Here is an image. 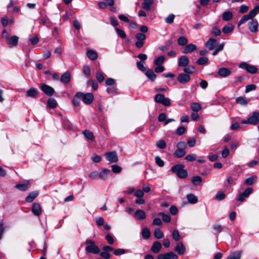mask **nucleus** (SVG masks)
Segmentation results:
<instances>
[{
  "label": "nucleus",
  "instance_id": "23",
  "mask_svg": "<svg viewBox=\"0 0 259 259\" xmlns=\"http://www.w3.org/2000/svg\"><path fill=\"white\" fill-rule=\"evenodd\" d=\"M175 250L178 253L179 255H182L184 254L186 250V248L182 242H179L176 246Z\"/></svg>",
  "mask_w": 259,
  "mask_h": 259
},
{
  "label": "nucleus",
  "instance_id": "6",
  "mask_svg": "<svg viewBox=\"0 0 259 259\" xmlns=\"http://www.w3.org/2000/svg\"><path fill=\"white\" fill-rule=\"evenodd\" d=\"M239 67L245 69L247 72L251 74H254L257 71V68L255 66L250 65L245 62L241 63Z\"/></svg>",
  "mask_w": 259,
  "mask_h": 259
},
{
  "label": "nucleus",
  "instance_id": "9",
  "mask_svg": "<svg viewBox=\"0 0 259 259\" xmlns=\"http://www.w3.org/2000/svg\"><path fill=\"white\" fill-rule=\"evenodd\" d=\"M106 159L110 163L116 162L118 161V156L115 151L108 152L105 154Z\"/></svg>",
  "mask_w": 259,
  "mask_h": 259
},
{
  "label": "nucleus",
  "instance_id": "59",
  "mask_svg": "<svg viewBox=\"0 0 259 259\" xmlns=\"http://www.w3.org/2000/svg\"><path fill=\"white\" fill-rule=\"evenodd\" d=\"M113 253L115 255H120L124 254L126 252V250L124 249L118 248L113 250Z\"/></svg>",
  "mask_w": 259,
  "mask_h": 259
},
{
  "label": "nucleus",
  "instance_id": "34",
  "mask_svg": "<svg viewBox=\"0 0 259 259\" xmlns=\"http://www.w3.org/2000/svg\"><path fill=\"white\" fill-rule=\"evenodd\" d=\"M153 3V0H144V2L142 4V7L146 11H150Z\"/></svg>",
  "mask_w": 259,
  "mask_h": 259
},
{
  "label": "nucleus",
  "instance_id": "10",
  "mask_svg": "<svg viewBox=\"0 0 259 259\" xmlns=\"http://www.w3.org/2000/svg\"><path fill=\"white\" fill-rule=\"evenodd\" d=\"M191 77L190 75L185 73H181L177 76V80L181 84H185L190 81Z\"/></svg>",
  "mask_w": 259,
  "mask_h": 259
},
{
  "label": "nucleus",
  "instance_id": "64",
  "mask_svg": "<svg viewBox=\"0 0 259 259\" xmlns=\"http://www.w3.org/2000/svg\"><path fill=\"white\" fill-rule=\"evenodd\" d=\"M175 15L174 14H170L168 16H167L165 20V22L168 24H171L173 22L174 18H175Z\"/></svg>",
  "mask_w": 259,
  "mask_h": 259
},
{
  "label": "nucleus",
  "instance_id": "56",
  "mask_svg": "<svg viewBox=\"0 0 259 259\" xmlns=\"http://www.w3.org/2000/svg\"><path fill=\"white\" fill-rule=\"evenodd\" d=\"M115 31L118 34V35L121 38H125L126 36L125 33L124 31L119 28H115Z\"/></svg>",
  "mask_w": 259,
  "mask_h": 259
},
{
  "label": "nucleus",
  "instance_id": "40",
  "mask_svg": "<svg viewBox=\"0 0 259 259\" xmlns=\"http://www.w3.org/2000/svg\"><path fill=\"white\" fill-rule=\"evenodd\" d=\"M259 13V5L253 8L248 14V16L252 19Z\"/></svg>",
  "mask_w": 259,
  "mask_h": 259
},
{
  "label": "nucleus",
  "instance_id": "50",
  "mask_svg": "<svg viewBox=\"0 0 259 259\" xmlns=\"http://www.w3.org/2000/svg\"><path fill=\"white\" fill-rule=\"evenodd\" d=\"M251 18L249 16H248V14L244 15L241 19L240 20V21L238 22V26L241 25V24L244 23L247 21H248L249 19H251Z\"/></svg>",
  "mask_w": 259,
  "mask_h": 259
},
{
  "label": "nucleus",
  "instance_id": "51",
  "mask_svg": "<svg viewBox=\"0 0 259 259\" xmlns=\"http://www.w3.org/2000/svg\"><path fill=\"white\" fill-rule=\"evenodd\" d=\"M236 102L237 103L242 105H246L248 102L242 97H239L236 98Z\"/></svg>",
  "mask_w": 259,
  "mask_h": 259
},
{
  "label": "nucleus",
  "instance_id": "11",
  "mask_svg": "<svg viewBox=\"0 0 259 259\" xmlns=\"http://www.w3.org/2000/svg\"><path fill=\"white\" fill-rule=\"evenodd\" d=\"M249 123L252 125H256L259 122V112L255 111L248 118Z\"/></svg>",
  "mask_w": 259,
  "mask_h": 259
},
{
  "label": "nucleus",
  "instance_id": "37",
  "mask_svg": "<svg viewBox=\"0 0 259 259\" xmlns=\"http://www.w3.org/2000/svg\"><path fill=\"white\" fill-rule=\"evenodd\" d=\"M195 71V68L192 65H187L186 67H184L183 71L185 74H190L193 73Z\"/></svg>",
  "mask_w": 259,
  "mask_h": 259
},
{
  "label": "nucleus",
  "instance_id": "49",
  "mask_svg": "<svg viewBox=\"0 0 259 259\" xmlns=\"http://www.w3.org/2000/svg\"><path fill=\"white\" fill-rule=\"evenodd\" d=\"M156 146L157 148L163 149L166 147V143L163 140H160L156 142Z\"/></svg>",
  "mask_w": 259,
  "mask_h": 259
},
{
  "label": "nucleus",
  "instance_id": "26",
  "mask_svg": "<svg viewBox=\"0 0 259 259\" xmlns=\"http://www.w3.org/2000/svg\"><path fill=\"white\" fill-rule=\"evenodd\" d=\"M134 217L137 220H143L146 218V215L143 210L138 209L134 213Z\"/></svg>",
  "mask_w": 259,
  "mask_h": 259
},
{
  "label": "nucleus",
  "instance_id": "39",
  "mask_svg": "<svg viewBox=\"0 0 259 259\" xmlns=\"http://www.w3.org/2000/svg\"><path fill=\"white\" fill-rule=\"evenodd\" d=\"M164 60L165 57L164 56L162 55L156 58L154 60L153 63L156 66L162 65V64L164 63Z\"/></svg>",
  "mask_w": 259,
  "mask_h": 259
},
{
  "label": "nucleus",
  "instance_id": "29",
  "mask_svg": "<svg viewBox=\"0 0 259 259\" xmlns=\"http://www.w3.org/2000/svg\"><path fill=\"white\" fill-rule=\"evenodd\" d=\"M38 192L37 191L31 192L29 195L26 197L25 201L27 202H31L37 196Z\"/></svg>",
  "mask_w": 259,
  "mask_h": 259
},
{
  "label": "nucleus",
  "instance_id": "44",
  "mask_svg": "<svg viewBox=\"0 0 259 259\" xmlns=\"http://www.w3.org/2000/svg\"><path fill=\"white\" fill-rule=\"evenodd\" d=\"M177 42L179 46H183L187 44L188 40L186 37L182 36L178 38Z\"/></svg>",
  "mask_w": 259,
  "mask_h": 259
},
{
  "label": "nucleus",
  "instance_id": "27",
  "mask_svg": "<svg viewBox=\"0 0 259 259\" xmlns=\"http://www.w3.org/2000/svg\"><path fill=\"white\" fill-rule=\"evenodd\" d=\"M162 248V245L159 241H155L153 242L151 250L154 253H157Z\"/></svg>",
  "mask_w": 259,
  "mask_h": 259
},
{
  "label": "nucleus",
  "instance_id": "4",
  "mask_svg": "<svg viewBox=\"0 0 259 259\" xmlns=\"http://www.w3.org/2000/svg\"><path fill=\"white\" fill-rule=\"evenodd\" d=\"M75 97L82 99L83 103L87 105L91 104L94 98L92 93L84 94L81 92H77L75 94Z\"/></svg>",
  "mask_w": 259,
  "mask_h": 259
},
{
  "label": "nucleus",
  "instance_id": "18",
  "mask_svg": "<svg viewBox=\"0 0 259 259\" xmlns=\"http://www.w3.org/2000/svg\"><path fill=\"white\" fill-rule=\"evenodd\" d=\"M189 63V60L187 56L185 55L180 57L178 61V65L179 67H186Z\"/></svg>",
  "mask_w": 259,
  "mask_h": 259
},
{
  "label": "nucleus",
  "instance_id": "25",
  "mask_svg": "<svg viewBox=\"0 0 259 259\" xmlns=\"http://www.w3.org/2000/svg\"><path fill=\"white\" fill-rule=\"evenodd\" d=\"M86 140L88 141H93L95 140V137L92 132L90 130H84L82 132Z\"/></svg>",
  "mask_w": 259,
  "mask_h": 259
},
{
  "label": "nucleus",
  "instance_id": "19",
  "mask_svg": "<svg viewBox=\"0 0 259 259\" xmlns=\"http://www.w3.org/2000/svg\"><path fill=\"white\" fill-rule=\"evenodd\" d=\"M31 210L33 213L36 216H39L42 212L41 206L38 203L33 204Z\"/></svg>",
  "mask_w": 259,
  "mask_h": 259
},
{
  "label": "nucleus",
  "instance_id": "13",
  "mask_svg": "<svg viewBox=\"0 0 259 259\" xmlns=\"http://www.w3.org/2000/svg\"><path fill=\"white\" fill-rule=\"evenodd\" d=\"M178 255L172 251L160 254L157 256V259H178Z\"/></svg>",
  "mask_w": 259,
  "mask_h": 259
},
{
  "label": "nucleus",
  "instance_id": "45",
  "mask_svg": "<svg viewBox=\"0 0 259 259\" xmlns=\"http://www.w3.org/2000/svg\"><path fill=\"white\" fill-rule=\"evenodd\" d=\"M226 197V195L222 191H219L217 192L215 196V199L218 201H221L224 200Z\"/></svg>",
  "mask_w": 259,
  "mask_h": 259
},
{
  "label": "nucleus",
  "instance_id": "21",
  "mask_svg": "<svg viewBox=\"0 0 259 259\" xmlns=\"http://www.w3.org/2000/svg\"><path fill=\"white\" fill-rule=\"evenodd\" d=\"M217 45V41L216 39L210 38L205 43V47L209 50H212L214 49Z\"/></svg>",
  "mask_w": 259,
  "mask_h": 259
},
{
  "label": "nucleus",
  "instance_id": "58",
  "mask_svg": "<svg viewBox=\"0 0 259 259\" xmlns=\"http://www.w3.org/2000/svg\"><path fill=\"white\" fill-rule=\"evenodd\" d=\"M201 181L202 179L200 176H194L192 179V182L195 185L199 184Z\"/></svg>",
  "mask_w": 259,
  "mask_h": 259
},
{
  "label": "nucleus",
  "instance_id": "16",
  "mask_svg": "<svg viewBox=\"0 0 259 259\" xmlns=\"http://www.w3.org/2000/svg\"><path fill=\"white\" fill-rule=\"evenodd\" d=\"M38 91L34 88H30L26 93V96L29 98H32L36 99L38 96Z\"/></svg>",
  "mask_w": 259,
  "mask_h": 259
},
{
  "label": "nucleus",
  "instance_id": "17",
  "mask_svg": "<svg viewBox=\"0 0 259 259\" xmlns=\"http://www.w3.org/2000/svg\"><path fill=\"white\" fill-rule=\"evenodd\" d=\"M30 187L29 181L23 182L17 184L15 187L20 191H24L28 189Z\"/></svg>",
  "mask_w": 259,
  "mask_h": 259
},
{
  "label": "nucleus",
  "instance_id": "36",
  "mask_svg": "<svg viewBox=\"0 0 259 259\" xmlns=\"http://www.w3.org/2000/svg\"><path fill=\"white\" fill-rule=\"evenodd\" d=\"M87 55L92 60H95L98 58V54L97 52L92 50L87 51Z\"/></svg>",
  "mask_w": 259,
  "mask_h": 259
},
{
  "label": "nucleus",
  "instance_id": "33",
  "mask_svg": "<svg viewBox=\"0 0 259 259\" xmlns=\"http://www.w3.org/2000/svg\"><path fill=\"white\" fill-rule=\"evenodd\" d=\"M110 173L109 169L107 168L103 169L99 174V178L102 180H105Z\"/></svg>",
  "mask_w": 259,
  "mask_h": 259
},
{
  "label": "nucleus",
  "instance_id": "24",
  "mask_svg": "<svg viewBox=\"0 0 259 259\" xmlns=\"http://www.w3.org/2000/svg\"><path fill=\"white\" fill-rule=\"evenodd\" d=\"M197 49V46L193 44H190L186 46L182 52L184 54L192 53Z\"/></svg>",
  "mask_w": 259,
  "mask_h": 259
},
{
  "label": "nucleus",
  "instance_id": "42",
  "mask_svg": "<svg viewBox=\"0 0 259 259\" xmlns=\"http://www.w3.org/2000/svg\"><path fill=\"white\" fill-rule=\"evenodd\" d=\"M222 16L223 20L228 21L231 19L233 14L230 11H225L223 13Z\"/></svg>",
  "mask_w": 259,
  "mask_h": 259
},
{
  "label": "nucleus",
  "instance_id": "60",
  "mask_svg": "<svg viewBox=\"0 0 259 259\" xmlns=\"http://www.w3.org/2000/svg\"><path fill=\"white\" fill-rule=\"evenodd\" d=\"M196 155L194 154H191L187 155L185 159L188 161H193L196 159Z\"/></svg>",
  "mask_w": 259,
  "mask_h": 259
},
{
  "label": "nucleus",
  "instance_id": "62",
  "mask_svg": "<svg viewBox=\"0 0 259 259\" xmlns=\"http://www.w3.org/2000/svg\"><path fill=\"white\" fill-rule=\"evenodd\" d=\"M185 131L186 129L184 126H180L178 127L176 131V134L179 136H181L185 133Z\"/></svg>",
  "mask_w": 259,
  "mask_h": 259
},
{
  "label": "nucleus",
  "instance_id": "32",
  "mask_svg": "<svg viewBox=\"0 0 259 259\" xmlns=\"http://www.w3.org/2000/svg\"><path fill=\"white\" fill-rule=\"evenodd\" d=\"M145 75L148 79L152 81H154L156 78V75L154 73V71L151 69H148L146 71Z\"/></svg>",
  "mask_w": 259,
  "mask_h": 259
},
{
  "label": "nucleus",
  "instance_id": "52",
  "mask_svg": "<svg viewBox=\"0 0 259 259\" xmlns=\"http://www.w3.org/2000/svg\"><path fill=\"white\" fill-rule=\"evenodd\" d=\"M83 73L88 77L91 76L90 68L88 65H84L83 67Z\"/></svg>",
  "mask_w": 259,
  "mask_h": 259
},
{
  "label": "nucleus",
  "instance_id": "7",
  "mask_svg": "<svg viewBox=\"0 0 259 259\" xmlns=\"http://www.w3.org/2000/svg\"><path fill=\"white\" fill-rule=\"evenodd\" d=\"M135 37L137 39V41L135 43L136 47L138 48H141L144 44L146 35L143 33H138L136 34Z\"/></svg>",
  "mask_w": 259,
  "mask_h": 259
},
{
  "label": "nucleus",
  "instance_id": "35",
  "mask_svg": "<svg viewBox=\"0 0 259 259\" xmlns=\"http://www.w3.org/2000/svg\"><path fill=\"white\" fill-rule=\"evenodd\" d=\"M234 29V26L232 24L229 23L223 28L222 31L225 34H228L231 32Z\"/></svg>",
  "mask_w": 259,
  "mask_h": 259
},
{
  "label": "nucleus",
  "instance_id": "3",
  "mask_svg": "<svg viewBox=\"0 0 259 259\" xmlns=\"http://www.w3.org/2000/svg\"><path fill=\"white\" fill-rule=\"evenodd\" d=\"M171 170L180 178H185L187 176V172L184 169V166L182 164H177L172 166Z\"/></svg>",
  "mask_w": 259,
  "mask_h": 259
},
{
  "label": "nucleus",
  "instance_id": "54",
  "mask_svg": "<svg viewBox=\"0 0 259 259\" xmlns=\"http://www.w3.org/2000/svg\"><path fill=\"white\" fill-rule=\"evenodd\" d=\"M191 108L193 111L198 112L200 110L201 107L198 103H193L191 105Z\"/></svg>",
  "mask_w": 259,
  "mask_h": 259
},
{
  "label": "nucleus",
  "instance_id": "57",
  "mask_svg": "<svg viewBox=\"0 0 259 259\" xmlns=\"http://www.w3.org/2000/svg\"><path fill=\"white\" fill-rule=\"evenodd\" d=\"M155 160L156 164L160 167H162L164 165V163L163 160H162L159 156H157L155 158Z\"/></svg>",
  "mask_w": 259,
  "mask_h": 259
},
{
  "label": "nucleus",
  "instance_id": "53",
  "mask_svg": "<svg viewBox=\"0 0 259 259\" xmlns=\"http://www.w3.org/2000/svg\"><path fill=\"white\" fill-rule=\"evenodd\" d=\"M137 67L141 71H146V69L145 67V63L143 61H139L137 62Z\"/></svg>",
  "mask_w": 259,
  "mask_h": 259
},
{
  "label": "nucleus",
  "instance_id": "41",
  "mask_svg": "<svg viewBox=\"0 0 259 259\" xmlns=\"http://www.w3.org/2000/svg\"><path fill=\"white\" fill-rule=\"evenodd\" d=\"M158 215L162 217V220L165 223H169L171 220L170 216L169 214H165L163 212H160Z\"/></svg>",
  "mask_w": 259,
  "mask_h": 259
},
{
  "label": "nucleus",
  "instance_id": "63",
  "mask_svg": "<svg viewBox=\"0 0 259 259\" xmlns=\"http://www.w3.org/2000/svg\"><path fill=\"white\" fill-rule=\"evenodd\" d=\"M112 170L114 173H119L121 170V167L117 165H112Z\"/></svg>",
  "mask_w": 259,
  "mask_h": 259
},
{
  "label": "nucleus",
  "instance_id": "30",
  "mask_svg": "<svg viewBox=\"0 0 259 259\" xmlns=\"http://www.w3.org/2000/svg\"><path fill=\"white\" fill-rule=\"evenodd\" d=\"M242 255V251L237 250L234 251L228 256L227 259H240Z\"/></svg>",
  "mask_w": 259,
  "mask_h": 259
},
{
  "label": "nucleus",
  "instance_id": "14",
  "mask_svg": "<svg viewBox=\"0 0 259 259\" xmlns=\"http://www.w3.org/2000/svg\"><path fill=\"white\" fill-rule=\"evenodd\" d=\"M258 24L256 19H252L248 23V29L252 33H256L258 31Z\"/></svg>",
  "mask_w": 259,
  "mask_h": 259
},
{
  "label": "nucleus",
  "instance_id": "46",
  "mask_svg": "<svg viewBox=\"0 0 259 259\" xmlns=\"http://www.w3.org/2000/svg\"><path fill=\"white\" fill-rule=\"evenodd\" d=\"M172 238L176 241H178L180 239L181 236L178 230L175 229L173 230L172 232Z\"/></svg>",
  "mask_w": 259,
  "mask_h": 259
},
{
  "label": "nucleus",
  "instance_id": "55",
  "mask_svg": "<svg viewBox=\"0 0 259 259\" xmlns=\"http://www.w3.org/2000/svg\"><path fill=\"white\" fill-rule=\"evenodd\" d=\"M96 77L98 81L102 82L104 80V74L101 72H97L96 73Z\"/></svg>",
  "mask_w": 259,
  "mask_h": 259
},
{
  "label": "nucleus",
  "instance_id": "15",
  "mask_svg": "<svg viewBox=\"0 0 259 259\" xmlns=\"http://www.w3.org/2000/svg\"><path fill=\"white\" fill-rule=\"evenodd\" d=\"M218 74L222 77H226L231 74V71L229 68L222 67L218 70Z\"/></svg>",
  "mask_w": 259,
  "mask_h": 259
},
{
  "label": "nucleus",
  "instance_id": "61",
  "mask_svg": "<svg viewBox=\"0 0 259 259\" xmlns=\"http://www.w3.org/2000/svg\"><path fill=\"white\" fill-rule=\"evenodd\" d=\"M221 33V30L216 27L213 28L211 31V34L216 36H219Z\"/></svg>",
  "mask_w": 259,
  "mask_h": 259
},
{
  "label": "nucleus",
  "instance_id": "1",
  "mask_svg": "<svg viewBox=\"0 0 259 259\" xmlns=\"http://www.w3.org/2000/svg\"><path fill=\"white\" fill-rule=\"evenodd\" d=\"M187 145L184 141L179 142L177 145V149L174 153V156L176 158H181L184 156L186 153L185 149Z\"/></svg>",
  "mask_w": 259,
  "mask_h": 259
},
{
  "label": "nucleus",
  "instance_id": "2",
  "mask_svg": "<svg viewBox=\"0 0 259 259\" xmlns=\"http://www.w3.org/2000/svg\"><path fill=\"white\" fill-rule=\"evenodd\" d=\"M85 243L87 245L85 248L86 252L93 254H97L100 252V248L95 244L94 241L87 239Z\"/></svg>",
  "mask_w": 259,
  "mask_h": 259
},
{
  "label": "nucleus",
  "instance_id": "48",
  "mask_svg": "<svg viewBox=\"0 0 259 259\" xmlns=\"http://www.w3.org/2000/svg\"><path fill=\"white\" fill-rule=\"evenodd\" d=\"M208 59L206 57H202L198 59L197 61V63L199 65H205L208 62Z\"/></svg>",
  "mask_w": 259,
  "mask_h": 259
},
{
  "label": "nucleus",
  "instance_id": "22",
  "mask_svg": "<svg viewBox=\"0 0 259 259\" xmlns=\"http://www.w3.org/2000/svg\"><path fill=\"white\" fill-rule=\"evenodd\" d=\"M71 79V74L69 71H66L61 76L60 81L64 84L68 83Z\"/></svg>",
  "mask_w": 259,
  "mask_h": 259
},
{
  "label": "nucleus",
  "instance_id": "8",
  "mask_svg": "<svg viewBox=\"0 0 259 259\" xmlns=\"http://www.w3.org/2000/svg\"><path fill=\"white\" fill-rule=\"evenodd\" d=\"M253 192V189L251 188H248L246 189L244 192L239 194L237 197V201L239 202H243V200L249 197Z\"/></svg>",
  "mask_w": 259,
  "mask_h": 259
},
{
  "label": "nucleus",
  "instance_id": "47",
  "mask_svg": "<svg viewBox=\"0 0 259 259\" xmlns=\"http://www.w3.org/2000/svg\"><path fill=\"white\" fill-rule=\"evenodd\" d=\"M154 235L157 239H161L163 237V234L159 228H157L154 232Z\"/></svg>",
  "mask_w": 259,
  "mask_h": 259
},
{
  "label": "nucleus",
  "instance_id": "28",
  "mask_svg": "<svg viewBox=\"0 0 259 259\" xmlns=\"http://www.w3.org/2000/svg\"><path fill=\"white\" fill-rule=\"evenodd\" d=\"M186 198L189 203L196 204L198 202V198L193 194H188L186 195Z\"/></svg>",
  "mask_w": 259,
  "mask_h": 259
},
{
  "label": "nucleus",
  "instance_id": "12",
  "mask_svg": "<svg viewBox=\"0 0 259 259\" xmlns=\"http://www.w3.org/2000/svg\"><path fill=\"white\" fill-rule=\"evenodd\" d=\"M39 88L45 94L49 96H52L55 93L54 89L46 84H42Z\"/></svg>",
  "mask_w": 259,
  "mask_h": 259
},
{
  "label": "nucleus",
  "instance_id": "43",
  "mask_svg": "<svg viewBox=\"0 0 259 259\" xmlns=\"http://www.w3.org/2000/svg\"><path fill=\"white\" fill-rule=\"evenodd\" d=\"M142 235L144 239H147L150 236V231L147 228H144L142 231Z\"/></svg>",
  "mask_w": 259,
  "mask_h": 259
},
{
  "label": "nucleus",
  "instance_id": "20",
  "mask_svg": "<svg viewBox=\"0 0 259 259\" xmlns=\"http://www.w3.org/2000/svg\"><path fill=\"white\" fill-rule=\"evenodd\" d=\"M18 41V37L17 36H13L12 37H9L6 40V42L7 44L10 47H16L17 45Z\"/></svg>",
  "mask_w": 259,
  "mask_h": 259
},
{
  "label": "nucleus",
  "instance_id": "38",
  "mask_svg": "<svg viewBox=\"0 0 259 259\" xmlns=\"http://www.w3.org/2000/svg\"><path fill=\"white\" fill-rule=\"evenodd\" d=\"M47 104L50 108H55L58 105L56 100L53 98H49L48 100Z\"/></svg>",
  "mask_w": 259,
  "mask_h": 259
},
{
  "label": "nucleus",
  "instance_id": "31",
  "mask_svg": "<svg viewBox=\"0 0 259 259\" xmlns=\"http://www.w3.org/2000/svg\"><path fill=\"white\" fill-rule=\"evenodd\" d=\"M257 177L256 176H253L252 177L247 178L244 181V184L247 186H250L254 184L257 181Z\"/></svg>",
  "mask_w": 259,
  "mask_h": 259
},
{
  "label": "nucleus",
  "instance_id": "5",
  "mask_svg": "<svg viewBox=\"0 0 259 259\" xmlns=\"http://www.w3.org/2000/svg\"><path fill=\"white\" fill-rule=\"evenodd\" d=\"M155 102L162 104L165 106H169L170 105V100L169 98H166L161 94H157L154 97Z\"/></svg>",
  "mask_w": 259,
  "mask_h": 259
}]
</instances>
